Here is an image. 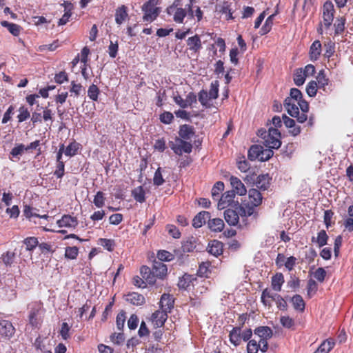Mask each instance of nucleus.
Here are the masks:
<instances>
[{"instance_id":"obj_1","label":"nucleus","mask_w":353,"mask_h":353,"mask_svg":"<svg viewBox=\"0 0 353 353\" xmlns=\"http://www.w3.org/2000/svg\"><path fill=\"white\" fill-rule=\"evenodd\" d=\"M283 105L288 113L298 122L303 123L307 121L309 105L303 99L301 90H290V97L285 99Z\"/></svg>"},{"instance_id":"obj_7","label":"nucleus","mask_w":353,"mask_h":353,"mask_svg":"<svg viewBox=\"0 0 353 353\" xmlns=\"http://www.w3.org/2000/svg\"><path fill=\"white\" fill-rule=\"evenodd\" d=\"M142 10L144 12L143 20L148 22L154 21L160 13V8L150 2H145L142 6Z\"/></svg>"},{"instance_id":"obj_36","label":"nucleus","mask_w":353,"mask_h":353,"mask_svg":"<svg viewBox=\"0 0 353 353\" xmlns=\"http://www.w3.org/2000/svg\"><path fill=\"white\" fill-rule=\"evenodd\" d=\"M80 147L81 144L74 140L66 148L64 147V154L67 157H74L77 154Z\"/></svg>"},{"instance_id":"obj_42","label":"nucleus","mask_w":353,"mask_h":353,"mask_svg":"<svg viewBox=\"0 0 353 353\" xmlns=\"http://www.w3.org/2000/svg\"><path fill=\"white\" fill-rule=\"evenodd\" d=\"M345 23L346 19L344 17L336 18L334 23L335 34H341L344 32Z\"/></svg>"},{"instance_id":"obj_44","label":"nucleus","mask_w":353,"mask_h":353,"mask_svg":"<svg viewBox=\"0 0 353 353\" xmlns=\"http://www.w3.org/2000/svg\"><path fill=\"white\" fill-rule=\"evenodd\" d=\"M126 320V312L124 310H121L116 318V325L118 330L123 331L125 322Z\"/></svg>"},{"instance_id":"obj_47","label":"nucleus","mask_w":353,"mask_h":353,"mask_svg":"<svg viewBox=\"0 0 353 353\" xmlns=\"http://www.w3.org/2000/svg\"><path fill=\"white\" fill-rule=\"evenodd\" d=\"M238 169L242 172H246L249 170L250 165L249 162L245 159V157H240L236 160Z\"/></svg>"},{"instance_id":"obj_23","label":"nucleus","mask_w":353,"mask_h":353,"mask_svg":"<svg viewBox=\"0 0 353 353\" xmlns=\"http://www.w3.org/2000/svg\"><path fill=\"white\" fill-rule=\"evenodd\" d=\"M210 219V214L207 211L198 213L192 220V225L195 228H199Z\"/></svg>"},{"instance_id":"obj_40","label":"nucleus","mask_w":353,"mask_h":353,"mask_svg":"<svg viewBox=\"0 0 353 353\" xmlns=\"http://www.w3.org/2000/svg\"><path fill=\"white\" fill-rule=\"evenodd\" d=\"M224 190V183L222 181H217L214 183L212 189V197L215 201L220 198V194Z\"/></svg>"},{"instance_id":"obj_6","label":"nucleus","mask_w":353,"mask_h":353,"mask_svg":"<svg viewBox=\"0 0 353 353\" xmlns=\"http://www.w3.org/2000/svg\"><path fill=\"white\" fill-rule=\"evenodd\" d=\"M335 10L333 3L330 1L324 3L322 8L323 23L325 29H328L332 24Z\"/></svg>"},{"instance_id":"obj_19","label":"nucleus","mask_w":353,"mask_h":353,"mask_svg":"<svg viewBox=\"0 0 353 353\" xmlns=\"http://www.w3.org/2000/svg\"><path fill=\"white\" fill-rule=\"evenodd\" d=\"M208 252L216 256L221 255L223 252V243L218 240H212L208 243Z\"/></svg>"},{"instance_id":"obj_51","label":"nucleus","mask_w":353,"mask_h":353,"mask_svg":"<svg viewBox=\"0 0 353 353\" xmlns=\"http://www.w3.org/2000/svg\"><path fill=\"white\" fill-rule=\"evenodd\" d=\"M318 290V285L313 279H310L307 283V294L308 297L314 296Z\"/></svg>"},{"instance_id":"obj_48","label":"nucleus","mask_w":353,"mask_h":353,"mask_svg":"<svg viewBox=\"0 0 353 353\" xmlns=\"http://www.w3.org/2000/svg\"><path fill=\"white\" fill-rule=\"evenodd\" d=\"M274 302L279 310L286 311L288 310L287 301L279 294H274Z\"/></svg>"},{"instance_id":"obj_64","label":"nucleus","mask_w":353,"mask_h":353,"mask_svg":"<svg viewBox=\"0 0 353 353\" xmlns=\"http://www.w3.org/2000/svg\"><path fill=\"white\" fill-rule=\"evenodd\" d=\"M281 324L286 328H291L294 325V321L289 316H282L280 318Z\"/></svg>"},{"instance_id":"obj_61","label":"nucleus","mask_w":353,"mask_h":353,"mask_svg":"<svg viewBox=\"0 0 353 353\" xmlns=\"http://www.w3.org/2000/svg\"><path fill=\"white\" fill-rule=\"evenodd\" d=\"M176 141L181 143V154L183 152L190 153L192 152V145L190 143L185 141L183 139L176 138Z\"/></svg>"},{"instance_id":"obj_8","label":"nucleus","mask_w":353,"mask_h":353,"mask_svg":"<svg viewBox=\"0 0 353 353\" xmlns=\"http://www.w3.org/2000/svg\"><path fill=\"white\" fill-rule=\"evenodd\" d=\"M235 196L234 191L229 190L225 192L217 201L218 208L223 210L233 207L234 204L239 203L238 201H234Z\"/></svg>"},{"instance_id":"obj_54","label":"nucleus","mask_w":353,"mask_h":353,"mask_svg":"<svg viewBox=\"0 0 353 353\" xmlns=\"http://www.w3.org/2000/svg\"><path fill=\"white\" fill-rule=\"evenodd\" d=\"M65 174V163L63 161L57 162L56 161V169L54 171V175L57 179H61Z\"/></svg>"},{"instance_id":"obj_4","label":"nucleus","mask_w":353,"mask_h":353,"mask_svg":"<svg viewBox=\"0 0 353 353\" xmlns=\"http://www.w3.org/2000/svg\"><path fill=\"white\" fill-rule=\"evenodd\" d=\"M44 309L42 303L34 302L30 305L28 315L29 324L32 328H39L43 323Z\"/></svg>"},{"instance_id":"obj_41","label":"nucleus","mask_w":353,"mask_h":353,"mask_svg":"<svg viewBox=\"0 0 353 353\" xmlns=\"http://www.w3.org/2000/svg\"><path fill=\"white\" fill-rule=\"evenodd\" d=\"M98 244L109 252H112L116 246L114 239L105 238H99L98 239Z\"/></svg>"},{"instance_id":"obj_31","label":"nucleus","mask_w":353,"mask_h":353,"mask_svg":"<svg viewBox=\"0 0 353 353\" xmlns=\"http://www.w3.org/2000/svg\"><path fill=\"white\" fill-rule=\"evenodd\" d=\"M194 280H196V277L185 273L179 278L177 284L178 287L180 289L187 290L192 285Z\"/></svg>"},{"instance_id":"obj_62","label":"nucleus","mask_w":353,"mask_h":353,"mask_svg":"<svg viewBox=\"0 0 353 353\" xmlns=\"http://www.w3.org/2000/svg\"><path fill=\"white\" fill-rule=\"evenodd\" d=\"M54 81L58 84H62L69 81L68 74L65 71H61L54 76Z\"/></svg>"},{"instance_id":"obj_43","label":"nucleus","mask_w":353,"mask_h":353,"mask_svg":"<svg viewBox=\"0 0 353 353\" xmlns=\"http://www.w3.org/2000/svg\"><path fill=\"white\" fill-rule=\"evenodd\" d=\"M274 17H275V14H271L270 16H269L266 19L264 25L262 26V28L260 30V34L261 35H264V34L268 33L271 30L272 25H273V20H274Z\"/></svg>"},{"instance_id":"obj_30","label":"nucleus","mask_w":353,"mask_h":353,"mask_svg":"<svg viewBox=\"0 0 353 353\" xmlns=\"http://www.w3.org/2000/svg\"><path fill=\"white\" fill-rule=\"evenodd\" d=\"M290 301L296 311L299 312H303L305 311V303L300 294L294 295L291 298Z\"/></svg>"},{"instance_id":"obj_58","label":"nucleus","mask_w":353,"mask_h":353,"mask_svg":"<svg viewBox=\"0 0 353 353\" xmlns=\"http://www.w3.org/2000/svg\"><path fill=\"white\" fill-rule=\"evenodd\" d=\"M210 263L208 262H203L199 265L197 274L200 276H208V274L210 272L209 268Z\"/></svg>"},{"instance_id":"obj_22","label":"nucleus","mask_w":353,"mask_h":353,"mask_svg":"<svg viewBox=\"0 0 353 353\" xmlns=\"http://www.w3.org/2000/svg\"><path fill=\"white\" fill-rule=\"evenodd\" d=\"M272 177L268 174H260L257 176L255 181L256 188L261 190H267L271 183Z\"/></svg>"},{"instance_id":"obj_16","label":"nucleus","mask_w":353,"mask_h":353,"mask_svg":"<svg viewBox=\"0 0 353 353\" xmlns=\"http://www.w3.org/2000/svg\"><path fill=\"white\" fill-rule=\"evenodd\" d=\"M168 314L163 310H158L155 311L151 316V321L155 327H161L164 325L168 319Z\"/></svg>"},{"instance_id":"obj_27","label":"nucleus","mask_w":353,"mask_h":353,"mask_svg":"<svg viewBox=\"0 0 353 353\" xmlns=\"http://www.w3.org/2000/svg\"><path fill=\"white\" fill-rule=\"evenodd\" d=\"M126 301L134 305H142L145 303V297L138 292H130L126 295Z\"/></svg>"},{"instance_id":"obj_33","label":"nucleus","mask_w":353,"mask_h":353,"mask_svg":"<svg viewBox=\"0 0 353 353\" xmlns=\"http://www.w3.org/2000/svg\"><path fill=\"white\" fill-rule=\"evenodd\" d=\"M335 345L332 339H328L323 341L317 350L314 353H328Z\"/></svg>"},{"instance_id":"obj_26","label":"nucleus","mask_w":353,"mask_h":353,"mask_svg":"<svg viewBox=\"0 0 353 353\" xmlns=\"http://www.w3.org/2000/svg\"><path fill=\"white\" fill-rule=\"evenodd\" d=\"M241 326L234 327L229 333L230 342L237 347L241 344Z\"/></svg>"},{"instance_id":"obj_63","label":"nucleus","mask_w":353,"mask_h":353,"mask_svg":"<svg viewBox=\"0 0 353 353\" xmlns=\"http://www.w3.org/2000/svg\"><path fill=\"white\" fill-rule=\"evenodd\" d=\"M166 230L168 234L174 239H179L181 236V232L174 225H167Z\"/></svg>"},{"instance_id":"obj_39","label":"nucleus","mask_w":353,"mask_h":353,"mask_svg":"<svg viewBox=\"0 0 353 353\" xmlns=\"http://www.w3.org/2000/svg\"><path fill=\"white\" fill-rule=\"evenodd\" d=\"M328 238L329 237L326 232L324 230H322L318 233L317 237H312L311 241L312 242H316L319 247L321 248L325 245L327 243Z\"/></svg>"},{"instance_id":"obj_29","label":"nucleus","mask_w":353,"mask_h":353,"mask_svg":"<svg viewBox=\"0 0 353 353\" xmlns=\"http://www.w3.org/2000/svg\"><path fill=\"white\" fill-rule=\"evenodd\" d=\"M285 282L284 276L281 272H277L272 276L271 279L272 288L276 292H280Z\"/></svg>"},{"instance_id":"obj_17","label":"nucleus","mask_w":353,"mask_h":353,"mask_svg":"<svg viewBox=\"0 0 353 353\" xmlns=\"http://www.w3.org/2000/svg\"><path fill=\"white\" fill-rule=\"evenodd\" d=\"M159 305L160 310L167 313H170L174 305L173 296L169 294L164 293L161 297Z\"/></svg>"},{"instance_id":"obj_34","label":"nucleus","mask_w":353,"mask_h":353,"mask_svg":"<svg viewBox=\"0 0 353 353\" xmlns=\"http://www.w3.org/2000/svg\"><path fill=\"white\" fill-rule=\"evenodd\" d=\"M194 134V129L191 125L185 124L180 126L179 134L181 139L188 140Z\"/></svg>"},{"instance_id":"obj_13","label":"nucleus","mask_w":353,"mask_h":353,"mask_svg":"<svg viewBox=\"0 0 353 353\" xmlns=\"http://www.w3.org/2000/svg\"><path fill=\"white\" fill-rule=\"evenodd\" d=\"M188 50L191 52V54H197L203 48L201 37L199 34H196L192 37H189L186 40Z\"/></svg>"},{"instance_id":"obj_15","label":"nucleus","mask_w":353,"mask_h":353,"mask_svg":"<svg viewBox=\"0 0 353 353\" xmlns=\"http://www.w3.org/2000/svg\"><path fill=\"white\" fill-rule=\"evenodd\" d=\"M15 329L12 323L8 320L0 321V337L11 338L14 334Z\"/></svg>"},{"instance_id":"obj_49","label":"nucleus","mask_w":353,"mask_h":353,"mask_svg":"<svg viewBox=\"0 0 353 353\" xmlns=\"http://www.w3.org/2000/svg\"><path fill=\"white\" fill-rule=\"evenodd\" d=\"M105 197L104 193L101 191H98L93 199L94 205L98 208H102L105 204Z\"/></svg>"},{"instance_id":"obj_9","label":"nucleus","mask_w":353,"mask_h":353,"mask_svg":"<svg viewBox=\"0 0 353 353\" xmlns=\"http://www.w3.org/2000/svg\"><path fill=\"white\" fill-rule=\"evenodd\" d=\"M330 82L325 72L323 69L321 70L315 77V80L310 81L305 88H324L328 85Z\"/></svg>"},{"instance_id":"obj_60","label":"nucleus","mask_w":353,"mask_h":353,"mask_svg":"<svg viewBox=\"0 0 353 353\" xmlns=\"http://www.w3.org/2000/svg\"><path fill=\"white\" fill-rule=\"evenodd\" d=\"M154 185L157 186H160L163 184L165 180L163 178L161 173V168H159L154 172V178H153Z\"/></svg>"},{"instance_id":"obj_18","label":"nucleus","mask_w":353,"mask_h":353,"mask_svg":"<svg viewBox=\"0 0 353 353\" xmlns=\"http://www.w3.org/2000/svg\"><path fill=\"white\" fill-rule=\"evenodd\" d=\"M230 181L233 188L232 191H234L235 194H237L240 196H243L246 194V188L238 177L232 176L230 178Z\"/></svg>"},{"instance_id":"obj_38","label":"nucleus","mask_w":353,"mask_h":353,"mask_svg":"<svg viewBox=\"0 0 353 353\" xmlns=\"http://www.w3.org/2000/svg\"><path fill=\"white\" fill-rule=\"evenodd\" d=\"M262 152V146L259 145H252L248 153V159L251 161L259 159L260 161L261 153Z\"/></svg>"},{"instance_id":"obj_5","label":"nucleus","mask_w":353,"mask_h":353,"mask_svg":"<svg viewBox=\"0 0 353 353\" xmlns=\"http://www.w3.org/2000/svg\"><path fill=\"white\" fill-rule=\"evenodd\" d=\"M315 73L316 68L312 64H307L304 68L295 69L293 74L294 84L299 87L303 85L306 78L312 77Z\"/></svg>"},{"instance_id":"obj_35","label":"nucleus","mask_w":353,"mask_h":353,"mask_svg":"<svg viewBox=\"0 0 353 353\" xmlns=\"http://www.w3.org/2000/svg\"><path fill=\"white\" fill-rule=\"evenodd\" d=\"M254 332L260 339H271L273 335L272 329L268 326L258 327L254 330Z\"/></svg>"},{"instance_id":"obj_14","label":"nucleus","mask_w":353,"mask_h":353,"mask_svg":"<svg viewBox=\"0 0 353 353\" xmlns=\"http://www.w3.org/2000/svg\"><path fill=\"white\" fill-rule=\"evenodd\" d=\"M152 270L156 281L157 279L163 280L167 276L168 268L163 262L154 261L152 264Z\"/></svg>"},{"instance_id":"obj_56","label":"nucleus","mask_w":353,"mask_h":353,"mask_svg":"<svg viewBox=\"0 0 353 353\" xmlns=\"http://www.w3.org/2000/svg\"><path fill=\"white\" fill-rule=\"evenodd\" d=\"M15 257L14 252L7 251L2 254V260L6 266H11Z\"/></svg>"},{"instance_id":"obj_55","label":"nucleus","mask_w":353,"mask_h":353,"mask_svg":"<svg viewBox=\"0 0 353 353\" xmlns=\"http://www.w3.org/2000/svg\"><path fill=\"white\" fill-rule=\"evenodd\" d=\"M26 150V146L22 144H18L16 146H14L10 151V155L14 158H17L19 159V156H21L23 154V152Z\"/></svg>"},{"instance_id":"obj_28","label":"nucleus","mask_w":353,"mask_h":353,"mask_svg":"<svg viewBox=\"0 0 353 353\" xmlns=\"http://www.w3.org/2000/svg\"><path fill=\"white\" fill-rule=\"evenodd\" d=\"M208 226L211 232H220L224 229L225 223L219 218L210 219L208 221Z\"/></svg>"},{"instance_id":"obj_3","label":"nucleus","mask_w":353,"mask_h":353,"mask_svg":"<svg viewBox=\"0 0 353 353\" xmlns=\"http://www.w3.org/2000/svg\"><path fill=\"white\" fill-rule=\"evenodd\" d=\"M258 135L263 139V143L269 148L278 149L281 145V132L277 128L270 127L268 131L259 130Z\"/></svg>"},{"instance_id":"obj_37","label":"nucleus","mask_w":353,"mask_h":353,"mask_svg":"<svg viewBox=\"0 0 353 353\" xmlns=\"http://www.w3.org/2000/svg\"><path fill=\"white\" fill-rule=\"evenodd\" d=\"M132 196L136 201L139 203H143L145 201V192L143 186L140 185L132 190Z\"/></svg>"},{"instance_id":"obj_20","label":"nucleus","mask_w":353,"mask_h":353,"mask_svg":"<svg viewBox=\"0 0 353 353\" xmlns=\"http://www.w3.org/2000/svg\"><path fill=\"white\" fill-rule=\"evenodd\" d=\"M79 221L76 217L69 214H65L62 218L57 221V224L60 228H75L78 225Z\"/></svg>"},{"instance_id":"obj_24","label":"nucleus","mask_w":353,"mask_h":353,"mask_svg":"<svg viewBox=\"0 0 353 353\" xmlns=\"http://www.w3.org/2000/svg\"><path fill=\"white\" fill-rule=\"evenodd\" d=\"M140 273L145 283H148L149 285H154L156 283L152 268L147 265H142L140 268Z\"/></svg>"},{"instance_id":"obj_50","label":"nucleus","mask_w":353,"mask_h":353,"mask_svg":"<svg viewBox=\"0 0 353 353\" xmlns=\"http://www.w3.org/2000/svg\"><path fill=\"white\" fill-rule=\"evenodd\" d=\"M19 114L17 115L18 122L21 123L26 121L30 117V111L27 108L21 106L19 110Z\"/></svg>"},{"instance_id":"obj_59","label":"nucleus","mask_w":353,"mask_h":353,"mask_svg":"<svg viewBox=\"0 0 353 353\" xmlns=\"http://www.w3.org/2000/svg\"><path fill=\"white\" fill-rule=\"evenodd\" d=\"M260 348V343L255 340H250L247 345L248 353H257Z\"/></svg>"},{"instance_id":"obj_53","label":"nucleus","mask_w":353,"mask_h":353,"mask_svg":"<svg viewBox=\"0 0 353 353\" xmlns=\"http://www.w3.org/2000/svg\"><path fill=\"white\" fill-rule=\"evenodd\" d=\"M325 52L323 54L324 58L328 59V62H330V59L334 55L335 52V45L334 43L330 42L325 44Z\"/></svg>"},{"instance_id":"obj_52","label":"nucleus","mask_w":353,"mask_h":353,"mask_svg":"<svg viewBox=\"0 0 353 353\" xmlns=\"http://www.w3.org/2000/svg\"><path fill=\"white\" fill-rule=\"evenodd\" d=\"M79 254V249L76 246L72 247H67L65 251V257L68 259H77Z\"/></svg>"},{"instance_id":"obj_32","label":"nucleus","mask_w":353,"mask_h":353,"mask_svg":"<svg viewBox=\"0 0 353 353\" xmlns=\"http://www.w3.org/2000/svg\"><path fill=\"white\" fill-rule=\"evenodd\" d=\"M1 25L6 28L10 33L14 37L19 36L22 30V28L19 25L7 21H1Z\"/></svg>"},{"instance_id":"obj_11","label":"nucleus","mask_w":353,"mask_h":353,"mask_svg":"<svg viewBox=\"0 0 353 353\" xmlns=\"http://www.w3.org/2000/svg\"><path fill=\"white\" fill-rule=\"evenodd\" d=\"M248 203H243L241 205L243 207H252L254 212V208L261 204L263 196L257 189L252 188L248 192Z\"/></svg>"},{"instance_id":"obj_57","label":"nucleus","mask_w":353,"mask_h":353,"mask_svg":"<svg viewBox=\"0 0 353 353\" xmlns=\"http://www.w3.org/2000/svg\"><path fill=\"white\" fill-rule=\"evenodd\" d=\"M70 326L65 322L62 323L59 334L63 340H68L70 338Z\"/></svg>"},{"instance_id":"obj_46","label":"nucleus","mask_w":353,"mask_h":353,"mask_svg":"<svg viewBox=\"0 0 353 353\" xmlns=\"http://www.w3.org/2000/svg\"><path fill=\"white\" fill-rule=\"evenodd\" d=\"M23 242L26 246V250L28 251L33 250L37 246L39 245V241L37 238L34 236L27 237L23 240Z\"/></svg>"},{"instance_id":"obj_2","label":"nucleus","mask_w":353,"mask_h":353,"mask_svg":"<svg viewBox=\"0 0 353 353\" xmlns=\"http://www.w3.org/2000/svg\"><path fill=\"white\" fill-rule=\"evenodd\" d=\"M253 214L252 207H243L241 204L236 203L225 210L224 218L230 225L235 226L239 223L240 216L248 217Z\"/></svg>"},{"instance_id":"obj_12","label":"nucleus","mask_w":353,"mask_h":353,"mask_svg":"<svg viewBox=\"0 0 353 353\" xmlns=\"http://www.w3.org/2000/svg\"><path fill=\"white\" fill-rule=\"evenodd\" d=\"M166 12L169 16H172L173 21L177 23H182L184 18L187 15L185 8H175L173 6H168L166 9Z\"/></svg>"},{"instance_id":"obj_45","label":"nucleus","mask_w":353,"mask_h":353,"mask_svg":"<svg viewBox=\"0 0 353 353\" xmlns=\"http://www.w3.org/2000/svg\"><path fill=\"white\" fill-rule=\"evenodd\" d=\"M158 261H171L174 260V255L167 250H159L157 252Z\"/></svg>"},{"instance_id":"obj_10","label":"nucleus","mask_w":353,"mask_h":353,"mask_svg":"<svg viewBox=\"0 0 353 353\" xmlns=\"http://www.w3.org/2000/svg\"><path fill=\"white\" fill-rule=\"evenodd\" d=\"M219 90H201L199 94V101L205 108H210L212 105L211 101L218 97Z\"/></svg>"},{"instance_id":"obj_21","label":"nucleus","mask_w":353,"mask_h":353,"mask_svg":"<svg viewBox=\"0 0 353 353\" xmlns=\"http://www.w3.org/2000/svg\"><path fill=\"white\" fill-rule=\"evenodd\" d=\"M322 51V46L319 40H315L310 47L309 57L312 61H317Z\"/></svg>"},{"instance_id":"obj_25","label":"nucleus","mask_w":353,"mask_h":353,"mask_svg":"<svg viewBox=\"0 0 353 353\" xmlns=\"http://www.w3.org/2000/svg\"><path fill=\"white\" fill-rule=\"evenodd\" d=\"M115 22L118 25H121L128 19V7L125 5L119 6L115 10Z\"/></svg>"}]
</instances>
